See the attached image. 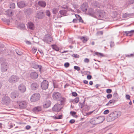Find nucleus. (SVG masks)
Masks as SVG:
<instances>
[{"mask_svg": "<svg viewBox=\"0 0 134 134\" xmlns=\"http://www.w3.org/2000/svg\"><path fill=\"white\" fill-rule=\"evenodd\" d=\"M46 15L48 16H50L51 15L50 12L49 10H47L46 11Z\"/></svg>", "mask_w": 134, "mask_h": 134, "instance_id": "obj_42", "label": "nucleus"}, {"mask_svg": "<svg viewBox=\"0 0 134 134\" xmlns=\"http://www.w3.org/2000/svg\"><path fill=\"white\" fill-rule=\"evenodd\" d=\"M92 78V76L90 75H88L87 76V79L88 80H90Z\"/></svg>", "mask_w": 134, "mask_h": 134, "instance_id": "obj_60", "label": "nucleus"}, {"mask_svg": "<svg viewBox=\"0 0 134 134\" xmlns=\"http://www.w3.org/2000/svg\"><path fill=\"white\" fill-rule=\"evenodd\" d=\"M134 3V0H127V5L130 4H133Z\"/></svg>", "mask_w": 134, "mask_h": 134, "instance_id": "obj_33", "label": "nucleus"}, {"mask_svg": "<svg viewBox=\"0 0 134 134\" xmlns=\"http://www.w3.org/2000/svg\"><path fill=\"white\" fill-rule=\"evenodd\" d=\"M106 14V13L103 10H96L94 15L96 17H93L98 19H102L105 17Z\"/></svg>", "mask_w": 134, "mask_h": 134, "instance_id": "obj_2", "label": "nucleus"}, {"mask_svg": "<svg viewBox=\"0 0 134 134\" xmlns=\"http://www.w3.org/2000/svg\"><path fill=\"white\" fill-rule=\"evenodd\" d=\"M38 5L41 7H45L46 5V3L44 1H40L38 2Z\"/></svg>", "mask_w": 134, "mask_h": 134, "instance_id": "obj_23", "label": "nucleus"}, {"mask_svg": "<svg viewBox=\"0 0 134 134\" xmlns=\"http://www.w3.org/2000/svg\"><path fill=\"white\" fill-rule=\"evenodd\" d=\"M45 15L44 13V12L42 10H40L38 11L36 15V17L40 19H42L44 16Z\"/></svg>", "mask_w": 134, "mask_h": 134, "instance_id": "obj_8", "label": "nucleus"}, {"mask_svg": "<svg viewBox=\"0 0 134 134\" xmlns=\"http://www.w3.org/2000/svg\"><path fill=\"white\" fill-rule=\"evenodd\" d=\"M121 115V112L119 111L113 112L110 113L107 117V120L109 122L113 121L118 117L120 116Z\"/></svg>", "mask_w": 134, "mask_h": 134, "instance_id": "obj_1", "label": "nucleus"}, {"mask_svg": "<svg viewBox=\"0 0 134 134\" xmlns=\"http://www.w3.org/2000/svg\"><path fill=\"white\" fill-rule=\"evenodd\" d=\"M52 12L53 14H56L58 12V10L57 9L54 8L52 9Z\"/></svg>", "mask_w": 134, "mask_h": 134, "instance_id": "obj_38", "label": "nucleus"}, {"mask_svg": "<svg viewBox=\"0 0 134 134\" xmlns=\"http://www.w3.org/2000/svg\"><path fill=\"white\" fill-rule=\"evenodd\" d=\"M7 65L5 63H3L1 64V71L2 72H4L7 70Z\"/></svg>", "mask_w": 134, "mask_h": 134, "instance_id": "obj_22", "label": "nucleus"}, {"mask_svg": "<svg viewBox=\"0 0 134 134\" xmlns=\"http://www.w3.org/2000/svg\"><path fill=\"white\" fill-rule=\"evenodd\" d=\"M115 101L114 100H110L108 102L106 105L108 106L110 104H114L115 103Z\"/></svg>", "mask_w": 134, "mask_h": 134, "instance_id": "obj_32", "label": "nucleus"}, {"mask_svg": "<svg viewBox=\"0 0 134 134\" xmlns=\"http://www.w3.org/2000/svg\"><path fill=\"white\" fill-rule=\"evenodd\" d=\"M38 65L36 64H34L32 65V68L35 69H37L38 68Z\"/></svg>", "mask_w": 134, "mask_h": 134, "instance_id": "obj_53", "label": "nucleus"}, {"mask_svg": "<svg viewBox=\"0 0 134 134\" xmlns=\"http://www.w3.org/2000/svg\"><path fill=\"white\" fill-rule=\"evenodd\" d=\"M19 79V77L18 76L13 75L9 78L8 81L10 83H14L18 81Z\"/></svg>", "mask_w": 134, "mask_h": 134, "instance_id": "obj_4", "label": "nucleus"}, {"mask_svg": "<svg viewBox=\"0 0 134 134\" xmlns=\"http://www.w3.org/2000/svg\"><path fill=\"white\" fill-rule=\"evenodd\" d=\"M20 26L21 27L23 28L25 27V25L23 24H22L20 25Z\"/></svg>", "mask_w": 134, "mask_h": 134, "instance_id": "obj_62", "label": "nucleus"}, {"mask_svg": "<svg viewBox=\"0 0 134 134\" xmlns=\"http://www.w3.org/2000/svg\"><path fill=\"white\" fill-rule=\"evenodd\" d=\"M38 75L37 73L35 72H32L30 75L32 79H35L37 78Z\"/></svg>", "mask_w": 134, "mask_h": 134, "instance_id": "obj_21", "label": "nucleus"}, {"mask_svg": "<svg viewBox=\"0 0 134 134\" xmlns=\"http://www.w3.org/2000/svg\"><path fill=\"white\" fill-rule=\"evenodd\" d=\"M18 90L21 93H24L26 90V87L23 84L20 85L18 88Z\"/></svg>", "mask_w": 134, "mask_h": 134, "instance_id": "obj_11", "label": "nucleus"}, {"mask_svg": "<svg viewBox=\"0 0 134 134\" xmlns=\"http://www.w3.org/2000/svg\"><path fill=\"white\" fill-rule=\"evenodd\" d=\"M66 12H67L66 10H62L59 12V13L61 15L65 16L66 15Z\"/></svg>", "mask_w": 134, "mask_h": 134, "instance_id": "obj_29", "label": "nucleus"}, {"mask_svg": "<svg viewBox=\"0 0 134 134\" xmlns=\"http://www.w3.org/2000/svg\"><path fill=\"white\" fill-rule=\"evenodd\" d=\"M8 12L9 13L8 14L9 15V16H10L13 15L12 14V12L11 10H8Z\"/></svg>", "mask_w": 134, "mask_h": 134, "instance_id": "obj_56", "label": "nucleus"}, {"mask_svg": "<svg viewBox=\"0 0 134 134\" xmlns=\"http://www.w3.org/2000/svg\"><path fill=\"white\" fill-rule=\"evenodd\" d=\"M88 7V5L87 3H83L81 5V8L82 11L86 12Z\"/></svg>", "mask_w": 134, "mask_h": 134, "instance_id": "obj_14", "label": "nucleus"}, {"mask_svg": "<svg viewBox=\"0 0 134 134\" xmlns=\"http://www.w3.org/2000/svg\"><path fill=\"white\" fill-rule=\"evenodd\" d=\"M27 27L28 28L31 30H33L35 28L34 24L31 22L28 23Z\"/></svg>", "mask_w": 134, "mask_h": 134, "instance_id": "obj_25", "label": "nucleus"}, {"mask_svg": "<svg viewBox=\"0 0 134 134\" xmlns=\"http://www.w3.org/2000/svg\"><path fill=\"white\" fill-rule=\"evenodd\" d=\"M37 50V49L35 47H33L32 49V53L33 54H35Z\"/></svg>", "mask_w": 134, "mask_h": 134, "instance_id": "obj_39", "label": "nucleus"}, {"mask_svg": "<svg viewBox=\"0 0 134 134\" xmlns=\"http://www.w3.org/2000/svg\"><path fill=\"white\" fill-rule=\"evenodd\" d=\"M125 57L128 58L132 57H134V53L131 54H125Z\"/></svg>", "mask_w": 134, "mask_h": 134, "instance_id": "obj_37", "label": "nucleus"}, {"mask_svg": "<svg viewBox=\"0 0 134 134\" xmlns=\"http://www.w3.org/2000/svg\"><path fill=\"white\" fill-rule=\"evenodd\" d=\"M94 54L95 55H97L98 57H103L104 56V55L103 53H99L98 52H95Z\"/></svg>", "mask_w": 134, "mask_h": 134, "instance_id": "obj_34", "label": "nucleus"}, {"mask_svg": "<svg viewBox=\"0 0 134 134\" xmlns=\"http://www.w3.org/2000/svg\"><path fill=\"white\" fill-rule=\"evenodd\" d=\"M31 128V126L29 125H27L26 126V129L27 130H29Z\"/></svg>", "mask_w": 134, "mask_h": 134, "instance_id": "obj_64", "label": "nucleus"}, {"mask_svg": "<svg viewBox=\"0 0 134 134\" xmlns=\"http://www.w3.org/2000/svg\"><path fill=\"white\" fill-rule=\"evenodd\" d=\"M15 7V4L14 3H12L10 4V8L12 9L14 8Z\"/></svg>", "mask_w": 134, "mask_h": 134, "instance_id": "obj_40", "label": "nucleus"}, {"mask_svg": "<svg viewBox=\"0 0 134 134\" xmlns=\"http://www.w3.org/2000/svg\"><path fill=\"white\" fill-rule=\"evenodd\" d=\"M84 62L86 63H88L89 62V60L88 58H86L84 60Z\"/></svg>", "mask_w": 134, "mask_h": 134, "instance_id": "obj_58", "label": "nucleus"}, {"mask_svg": "<svg viewBox=\"0 0 134 134\" xmlns=\"http://www.w3.org/2000/svg\"><path fill=\"white\" fill-rule=\"evenodd\" d=\"M68 6L66 5H64L62 6V8L65 9H67L68 8Z\"/></svg>", "mask_w": 134, "mask_h": 134, "instance_id": "obj_55", "label": "nucleus"}, {"mask_svg": "<svg viewBox=\"0 0 134 134\" xmlns=\"http://www.w3.org/2000/svg\"><path fill=\"white\" fill-rule=\"evenodd\" d=\"M2 20L3 21L5 22H7V23L8 24L10 22V21L9 20L7 19H2Z\"/></svg>", "mask_w": 134, "mask_h": 134, "instance_id": "obj_49", "label": "nucleus"}, {"mask_svg": "<svg viewBox=\"0 0 134 134\" xmlns=\"http://www.w3.org/2000/svg\"><path fill=\"white\" fill-rule=\"evenodd\" d=\"M51 104V103L50 101L49 100L47 101L43 105V107L45 108H47L49 107Z\"/></svg>", "mask_w": 134, "mask_h": 134, "instance_id": "obj_26", "label": "nucleus"}, {"mask_svg": "<svg viewBox=\"0 0 134 134\" xmlns=\"http://www.w3.org/2000/svg\"><path fill=\"white\" fill-rule=\"evenodd\" d=\"M69 63L67 62L64 64V66L65 68H67L69 66Z\"/></svg>", "mask_w": 134, "mask_h": 134, "instance_id": "obj_47", "label": "nucleus"}, {"mask_svg": "<svg viewBox=\"0 0 134 134\" xmlns=\"http://www.w3.org/2000/svg\"><path fill=\"white\" fill-rule=\"evenodd\" d=\"M90 123L93 125H97V122L96 117L91 119L90 121Z\"/></svg>", "mask_w": 134, "mask_h": 134, "instance_id": "obj_28", "label": "nucleus"}, {"mask_svg": "<svg viewBox=\"0 0 134 134\" xmlns=\"http://www.w3.org/2000/svg\"><path fill=\"white\" fill-rule=\"evenodd\" d=\"M60 101V105H64L65 104V103L66 101V98L64 97H62L59 100Z\"/></svg>", "mask_w": 134, "mask_h": 134, "instance_id": "obj_20", "label": "nucleus"}, {"mask_svg": "<svg viewBox=\"0 0 134 134\" xmlns=\"http://www.w3.org/2000/svg\"><path fill=\"white\" fill-rule=\"evenodd\" d=\"M72 96H74V97H76L77 96V93L75 92H72Z\"/></svg>", "mask_w": 134, "mask_h": 134, "instance_id": "obj_51", "label": "nucleus"}, {"mask_svg": "<svg viewBox=\"0 0 134 134\" xmlns=\"http://www.w3.org/2000/svg\"><path fill=\"white\" fill-rule=\"evenodd\" d=\"M63 116L62 115H60L58 116H54L53 118L54 119H60L62 118Z\"/></svg>", "mask_w": 134, "mask_h": 134, "instance_id": "obj_35", "label": "nucleus"}, {"mask_svg": "<svg viewBox=\"0 0 134 134\" xmlns=\"http://www.w3.org/2000/svg\"><path fill=\"white\" fill-rule=\"evenodd\" d=\"M96 118L97 124L102 122L104 120V117L102 116L96 117Z\"/></svg>", "mask_w": 134, "mask_h": 134, "instance_id": "obj_13", "label": "nucleus"}, {"mask_svg": "<svg viewBox=\"0 0 134 134\" xmlns=\"http://www.w3.org/2000/svg\"><path fill=\"white\" fill-rule=\"evenodd\" d=\"M75 16L77 18V19L79 20V22H80L82 23H83V20L79 15L78 14H75Z\"/></svg>", "mask_w": 134, "mask_h": 134, "instance_id": "obj_30", "label": "nucleus"}, {"mask_svg": "<svg viewBox=\"0 0 134 134\" xmlns=\"http://www.w3.org/2000/svg\"><path fill=\"white\" fill-rule=\"evenodd\" d=\"M126 99L130 100V96L129 94H126L125 96Z\"/></svg>", "mask_w": 134, "mask_h": 134, "instance_id": "obj_54", "label": "nucleus"}, {"mask_svg": "<svg viewBox=\"0 0 134 134\" xmlns=\"http://www.w3.org/2000/svg\"><path fill=\"white\" fill-rule=\"evenodd\" d=\"M112 97V95L111 94H109L107 96V97L108 99L111 98Z\"/></svg>", "mask_w": 134, "mask_h": 134, "instance_id": "obj_46", "label": "nucleus"}, {"mask_svg": "<svg viewBox=\"0 0 134 134\" xmlns=\"http://www.w3.org/2000/svg\"><path fill=\"white\" fill-rule=\"evenodd\" d=\"M42 110V108L41 106H37L34 108L32 111L33 112L36 113L38 112L41 111Z\"/></svg>", "mask_w": 134, "mask_h": 134, "instance_id": "obj_18", "label": "nucleus"}, {"mask_svg": "<svg viewBox=\"0 0 134 134\" xmlns=\"http://www.w3.org/2000/svg\"><path fill=\"white\" fill-rule=\"evenodd\" d=\"M124 32L126 34V36H131L133 35L131 31H125Z\"/></svg>", "mask_w": 134, "mask_h": 134, "instance_id": "obj_31", "label": "nucleus"}, {"mask_svg": "<svg viewBox=\"0 0 134 134\" xmlns=\"http://www.w3.org/2000/svg\"><path fill=\"white\" fill-rule=\"evenodd\" d=\"M67 10L68 11H71V12H73L74 10H73L72 9L70 8H69L68 7V8L67 9Z\"/></svg>", "mask_w": 134, "mask_h": 134, "instance_id": "obj_63", "label": "nucleus"}, {"mask_svg": "<svg viewBox=\"0 0 134 134\" xmlns=\"http://www.w3.org/2000/svg\"><path fill=\"white\" fill-rule=\"evenodd\" d=\"M38 84L35 82L32 83L31 85V89L33 90H36L38 88Z\"/></svg>", "mask_w": 134, "mask_h": 134, "instance_id": "obj_15", "label": "nucleus"}, {"mask_svg": "<svg viewBox=\"0 0 134 134\" xmlns=\"http://www.w3.org/2000/svg\"><path fill=\"white\" fill-rule=\"evenodd\" d=\"M78 38L80 39L83 43H86L89 39L88 37L86 36H79Z\"/></svg>", "mask_w": 134, "mask_h": 134, "instance_id": "obj_12", "label": "nucleus"}, {"mask_svg": "<svg viewBox=\"0 0 134 134\" xmlns=\"http://www.w3.org/2000/svg\"><path fill=\"white\" fill-rule=\"evenodd\" d=\"M74 100L75 103H77L79 101V98L78 97H76L74 99Z\"/></svg>", "mask_w": 134, "mask_h": 134, "instance_id": "obj_41", "label": "nucleus"}, {"mask_svg": "<svg viewBox=\"0 0 134 134\" xmlns=\"http://www.w3.org/2000/svg\"><path fill=\"white\" fill-rule=\"evenodd\" d=\"M19 96V93L18 92L16 91H15L11 93L10 96L13 98H15L18 97Z\"/></svg>", "mask_w": 134, "mask_h": 134, "instance_id": "obj_17", "label": "nucleus"}, {"mask_svg": "<svg viewBox=\"0 0 134 134\" xmlns=\"http://www.w3.org/2000/svg\"><path fill=\"white\" fill-rule=\"evenodd\" d=\"M44 40L46 42L49 43L53 40V39L51 36L48 35H45L44 38Z\"/></svg>", "mask_w": 134, "mask_h": 134, "instance_id": "obj_10", "label": "nucleus"}, {"mask_svg": "<svg viewBox=\"0 0 134 134\" xmlns=\"http://www.w3.org/2000/svg\"><path fill=\"white\" fill-rule=\"evenodd\" d=\"M40 95L38 93H35L31 96L30 100L31 102H35L37 101L40 98Z\"/></svg>", "mask_w": 134, "mask_h": 134, "instance_id": "obj_5", "label": "nucleus"}, {"mask_svg": "<svg viewBox=\"0 0 134 134\" xmlns=\"http://www.w3.org/2000/svg\"><path fill=\"white\" fill-rule=\"evenodd\" d=\"M72 56L75 58H79V55L77 54H73Z\"/></svg>", "mask_w": 134, "mask_h": 134, "instance_id": "obj_44", "label": "nucleus"}, {"mask_svg": "<svg viewBox=\"0 0 134 134\" xmlns=\"http://www.w3.org/2000/svg\"><path fill=\"white\" fill-rule=\"evenodd\" d=\"M109 110H105L103 113L104 114H107L109 113Z\"/></svg>", "mask_w": 134, "mask_h": 134, "instance_id": "obj_52", "label": "nucleus"}, {"mask_svg": "<svg viewBox=\"0 0 134 134\" xmlns=\"http://www.w3.org/2000/svg\"><path fill=\"white\" fill-rule=\"evenodd\" d=\"M75 121L74 119H71L70 121L69 122L71 124H72L74 123Z\"/></svg>", "mask_w": 134, "mask_h": 134, "instance_id": "obj_59", "label": "nucleus"}, {"mask_svg": "<svg viewBox=\"0 0 134 134\" xmlns=\"http://www.w3.org/2000/svg\"><path fill=\"white\" fill-rule=\"evenodd\" d=\"M18 7L20 8H23L25 6V3L24 2L21 1L17 3Z\"/></svg>", "mask_w": 134, "mask_h": 134, "instance_id": "obj_24", "label": "nucleus"}, {"mask_svg": "<svg viewBox=\"0 0 134 134\" xmlns=\"http://www.w3.org/2000/svg\"><path fill=\"white\" fill-rule=\"evenodd\" d=\"M74 68L78 71H79L80 70V68L79 66H75L74 67Z\"/></svg>", "mask_w": 134, "mask_h": 134, "instance_id": "obj_45", "label": "nucleus"}, {"mask_svg": "<svg viewBox=\"0 0 134 134\" xmlns=\"http://www.w3.org/2000/svg\"><path fill=\"white\" fill-rule=\"evenodd\" d=\"M110 46L111 47H113L114 45V42L111 41L110 43Z\"/></svg>", "mask_w": 134, "mask_h": 134, "instance_id": "obj_57", "label": "nucleus"}, {"mask_svg": "<svg viewBox=\"0 0 134 134\" xmlns=\"http://www.w3.org/2000/svg\"><path fill=\"white\" fill-rule=\"evenodd\" d=\"M19 106L20 108H25L27 107V104L26 102L24 101H21L20 103Z\"/></svg>", "mask_w": 134, "mask_h": 134, "instance_id": "obj_19", "label": "nucleus"}, {"mask_svg": "<svg viewBox=\"0 0 134 134\" xmlns=\"http://www.w3.org/2000/svg\"><path fill=\"white\" fill-rule=\"evenodd\" d=\"M61 109L60 104H56L52 108V110L53 111L57 112L60 111Z\"/></svg>", "mask_w": 134, "mask_h": 134, "instance_id": "obj_9", "label": "nucleus"}, {"mask_svg": "<svg viewBox=\"0 0 134 134\" xmlns=\"http://www.w3.org/2000/svg\"><path fill=\"white\" fill-rule=\"evenodd\" d=\"M38 68H39V70L40 71H41L42 68V66L41 65H38Z\"/></svg>", "mask_w": 134, "mask_h": 134, "instance_id": "obj_61", "label": "nucleus"}, {"mask_svg": "<svg viewBox=\"0 0 134 134\" xmlns=\"http://www.w3.org/2000/svg\"><path fill=\"white\" fill-rule=\"evenodd\" d=\"M76 112L75 111H71L70 112V114L73 116H74L76 114Z\"/></svg>", "mask_w": 134, "mask_h": 134, "instance_id": "obj_50", "label": "nucleus"}, {"mask_svg": "<svg viewBox=\"0 0 134 134\" xmlns=\"http://www.w3.org/2000/svg\"><path fill=\"white\" fill-rule=\"evenodd\" d=\"M48 85V82L46 80H43L41 83V87L43 90H46L47 89Z\"/></svg>", "mask_w": 134, "mask_h": 134, "instance_id": "obj_7", "label": "nucleus"}, {"mask_svg": "<svg viewBox=\"0 0 134 134\" xmlns=\"http://www.w3.org/2000/svg\"><path fill=\"white\" fill-rule=\"evenodd\" d=\"M95 12L94 10L91 8L89 9L88 11V14L93 17H96L95 15H94Z\"/></svg>", "mask_w": 134, "mask_h": 134, "instance_id": "obj_16", "label": "nucleus"}, {"mask_svg": "<svg viewBox=\"0 0 134 134\" xmlns=\"http://www.w3.org/2000/svg\"><path fill=\"white\" fill-rule=\"evenodd\" d=\"M130 15V14L125 13L122 16L124 18H127L129 17Z\"/></svg>", "mask_w": 134, "mask_h": 134, "instance_id": "obj_36", "label": "nucleus"}, {"mask_svg": "<svg viewBox=\"0 0 134 134\" xmlns=\"http://www.w3.org/2000/svg\"><path fill=\"white\" fill-rule=\"evenodd\" d=\"M52 96L54 100L58 101L61 98L62 95L60 93L57 92H55L53 93Z\"/></svg>", "mask_w": 134, "mask_h": 134, "instance_id": "obj_6", "label": "nucleus"}, {"mask_svg": "<svg viewBox=\"0 0 134 134\" xmlns=\"http://www.w3.org/2000/svg\"><path fill=\"white\" fill-rule=\"evenodd\" d=\"M112 92V90L110 89H108L106 90V92L107 93L110 94Z\"/></svg>", "mask_w": 134, "mask_h": 134, "instance_id": "obj_48", "label": "nucleus"}, {"mask_svg": "<svg viewBox=\"0 0 134 134\" xmlns=\"http://www.w3.org/2000/svg\"><path fill=\"white\" fill-rule=\"evenodd\" d=\"M94 5L97 7H99L100 6V4L98 3L95 2L94 4Z\"/></svg>", "mask_w": 134, "mask_h": 134, "instance_id": "obj_43", "label": "nucleus"}, {"mask_svg": "<svg viewBox=\"0 0 134 134\" xmlns=\"http://www.w3.org/2000/svg\"><path fill=\"white\" fill-rule=\"evenodd\" d=\"M51 47L53 49L57 52L59 51V47L55 44L52 45Z\"/></svg>", "mask_w": 134, "mask_h": 134, "instance_id": "obj_27", "label": "nucleus"}, {"mask_svg": "<svg viewBox=\"0 0 134 134\" xmlns=\"http://www.w3.org/2000/svg\"><path fill=\"white\" fill-rule=\"evenodd\" d=\"M2 103L5 105H8L10 102V99L7 94H5L2 100Z\"/></svg>", "mask_w": 134, "mask_h": 134, "instance_id": "obj_3", "label": "nucleus"}]
</instances>
